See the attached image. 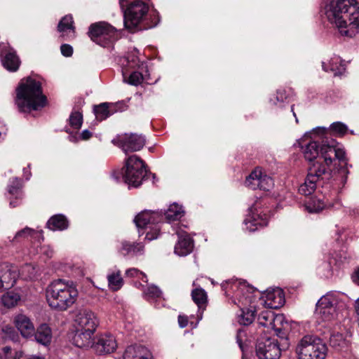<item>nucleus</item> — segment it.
Returning a JSON list of instances; mask_svg holds the SVG:
<instances>
[{"label": "nucleus", "mask_w": 359, "mask_h": 359, "mask_svg": "<svg viewBox=\"0 0 359 359\" xmlns=\"http://www.w3.org/2000/svg\"><path fill=\"white\" fill-rule=\"evenodd\" d=\"M304 206L309 213H319L325 208V203L323 200L311 197L304 203Z\"/></svg>", "instance_id": "nucleus-35"}, {"label": "nucleus", "mask_w": 359, "mask_h": 359, "mask_svg": "<svg viewBox=\"0 0 359 359\" xmlns=\"http://www.w3.org/2000/svg\"><path fill=\"white\" fill-rule=\"evenodd\" d=\"M60 50H61V53L65 56V57H70L73 54V48L72 47L69 45V44H62L61 46H60Z\"/></svg>", "instance_id": "nucleus-46"}, {"label": "nucleus", "mask_w": 359, "mask_h": 359, "mask_svg": "<svg viewBox=\"0 0 359 359\" xmlns=\"http://www.w3.org/2000/svg\"><path fill=\"white\" fill-rule=\"evenodd\" d=\"M292 115H293L294 117H295L296 122L298 123L299 122L298 118L296 117V114H295V113L294 111L292 113Z\"/></svg>", "instance_id": "nucleus-62"}, {"label": "nucleus", "mask_w": 359, "mask_h": 359, "mask_svg": "<svg viewBox=\"0 0 359 359\" xmlns=\"http://www.w3.org/2000/svg\"><path fill=\"white\" fill-rule=\"evenodd\" d=\"M122 75L123 81L132 86H137L141 84L144 81L142 74L138 71L123 69Z\"/></svg>", "instance_id": "nucleus-30"}, {"label": "nucleus", "mask_w": 359, "mask_h": 359, "mask_svg": "<svg viewBox=\"0 0 359 359\" xmlns=\"http://www.w3.org/2000/svg\"><path fill=\"white\" fill-rule=\"evenodd\" d=\"M7 128L6 126L0 122V141L4 138L6 135Z\"/></svg>", "instance_id": "nucleus-51"}, {"label": "nucleus", "mask_w": 359, "mask_h": 359, "mask_svg": "<svg viewBox=\"0 0 359 359\" xmlns=\"http://www.w3.org/2000/svg\"><path fill=\"white\" fill-rule=\"evenodd\" d=\"M322 67L325 72H332L334 76H340L346 72L344 61L339 57H334L327 62H323Z\"/></svg>", "instance_id": "nucleus-24"}, {"label": "nucleus", "mask_w": 359, "mask_h": 359, "mask_svg": "<svg viewBox=\"0 0 359 359\" xmlns=\"http://www.w3.org/2000/svg\"><path fill=\"white\" fill-rule=\"evenodd\" d=\"M355 278L353 277V281L354 282H358V283L359 284V268L358 269V270L355 272Z\"/></svg>", "instance_id": "nucleus-60"}, {"label": "nucleus", "mask_w": 359, "mask_h": 359, "mask_svg": "<svg viewBox=\"0 0 359 359\" xmlns=\"http://www.w3.org/2000/svg\"><path fill=\"white\" fill-rule=\"evenodd\" d=\"M22 197H19V196H15V200H11L10 201V205L13 208H15L16 206H18L19 205V200L21 199Z\"/></svg>", "instance_id": "nucleus-54"}, {"label": "nucleus", "mask_w": 359, "mask_h": 359, "mask_svg": "<svg viewBox=\"0 0 359 359\" xmlns=\"http://www.w3.org/2000/svg\"><path fill=\"white\" fill-rule=\"evenodd\" d=\"M334 299L332 296L326 294L323 296L316 304V310L326 309L329 307H334Z\"/></svg>", "instance_id": "nucleus-41"}, {"label": "nucleus", "mask_w": 359, "mask_h": 359, "mask_svg": "<svg viewBox=\"0 0 359 359\" xmlns=\"http://www.w3.org/2000/svg\"><path fill=\"white\" fill-rule=\"evenodd\" d=\"M178 241L175 246V253L179 256H187L194 248V240L187 232L179 233Z\"/></svg>", "instance_id": "nucleus-19"}, {"label": "nucleus", "mask_w": 359, "mask_h": 359, "mask_svg": "<svg viewBox=\"0 0 359 359\" xmlns=\"http://www.w3.org/2000/svg\"><path fill=\"white\" fill-rule=\"evenodd\" d=\"M27 359H45L43 356L32 355H29Z\"/></svg>", "instance_id": "nucleus-59"}, {"label": "nucleus", "mask_w": 359, "mask_h": 359, "mask_svg": "<svg viewBox=\"0 0 359 359\" xmlns=\"http://www.w3.org/2000/svg\"><path fill=\"white\" fill-rule=\"evenodd\" d=\"M184 213L182 207L174 203L164 212V216L167 221L171 222L180 219L184 215Z\"/></svg>", "instance_id": "nucleus-34"}, {"label": "nucleus", "mask_w": 359, "mask_h": 359, "mask_svg": "<svg viewBox=\"0 0 359 359\" xmlns=\"http://www.w3.org/2000/svg\"><path fill=\"white\" fill-rule=\"evenodd\" d=\"M76 333L74 337L78 347L89 346L92 341V335L95 332L98 320L95 313L88 309H81L75 317Z\"/></svg>", "instance_id": "nucleus-6"}, {"label": "nucleus", "mask_w": 359, "mask_h": 359, "mask_svg": "<svg viewBox=\"0 0 359 359\" xmlns=\"http://www.w3.org/2000/svg\"><path fill=\"white\" fill-rule=\"evenodd\" d=\"M241 311V314L238 316V321L241 325L247 326L255 320L256 309L254 307L243 308Z\"/></svg>", "instance_id": "nucleus-33"}, {"label": "nucleus", "mask_w": 359, "mask_h": 359, "mask_svg": "<svg viewBox=\"0 0 359 359\" xmlns=\"http://www.w3.org/2000/svg\"><path fill=\"white\" fill-rule=\"evenodd\" d=\"M41 233L33 229L26 226L23 229L18 231L14 237V240L20 241V239L26 238L30 236H40Z\"/></svg>", "instance_id": "nucleus-40"}, {"label": "nucleus", "mask_w": 359, "mask_h": 359, "mask_svg": "<svg viewBox=\"0 0 359 359\" xmlns=\"http://www.w3.org/2000/svg\"><path fill=\"white\" fill-rule=\"evenodd\" d=\"M313 130L309 133H306L304 135L305 137H309L311 140L303 144L304 140L302 142L299 140H297V144L299 147L303 150L302 152L304 154V156L306 161L310 162V165L320 161L323 164H325L324 158H321L322 156V149L323 147H332L333 149L336 151H341L344 153V156H346V152L344 149L337 148V142L332 137H322L321 135H318L317 134H312Z\"/></svg>", "instance_id": "nucleus-5"}, {"label": "nucleus", "mask_w": 359, "mask_h": 359, "mask_svg": "<svg viewBox=\"0 0 359 359\" xmlns=\"http://www.w3.org/2000/svg\"><path fill=\"white\" fill-rule=\"evenodd\" d=\"M46 97L42 91H18L15 97V104L21 112L36 111L46 104Z\"/></svg>", "instance_id": "nucleus-10"}, {"label": "nucleus", "mask_w": 359, "mask_h": 359, "mask_svg": "<svg viewBox=\"0 0 359 359\" xmlns=\"http://www.w3.org/2000/svg\"><path fill=\"white\" fill-rule=\"evenodd\" d=\"M144 294L149 298L156 299L161 295V291L158 287L150 285L144 290Z\"/></svg>", "instance_id": "nucleus-45"}, {"label": "nucleus", "mask_w": 359, "mask_h": 359, "mask_svg": "<svg viewBox=\"0 0 359 359\" xmlns=\"http://www.w3.org/2000/svg\"><path fill=\"white\" fill-rule=\"evenodd\" d=\"M327 346L322 339L306 334L297 343L295 353L297 359H325Z\"/></svg>", "instance_id": "nucleus-7"}, {"label": "nucleus", "mask_w": 359, "mask_h": 359, "mask_svg": "<svg viewBox=\"0 0 359 359\" xmlns=\"http://www.w3.org/2000/svg\"><path fill=\"white\" fill-rule=\"evenodd\" d=\"M191 297L193 301L198 306L199 310H204L208 303V296L206 292L199 287L196 288L191 292Z\"/></svg>", "instance_id": "nucleus-32"}, {"label": "nucleus", "mask_w": 359, "mask_h": 359, "mask_svg": "<svg viewBox=\"0 0 359 359\" xmlns=\"http://www.w3.org/2000/svg\"><path fill=\"white\" fill-rule=\"evenodd\" d=\"M1 300L2 304L5 306L11 308L17 304L18 302L20 300V295L17 293L9 292L2 296Z\"/></svg>", "instance_id": "nucleus-37"}, {"label": "nucleus", "mask_w": 359, "mask_h": 359, "mask_svg": "<svg viewBox=\"0 0 359 359\" xmlns=\"http://www.w3.org/2000/svg\"><path fill=\"white\" fill-rule=\"evenodd\" d=\"M8 192L10 194L15 196L22 197V191L20 187V181L17 179L13 182V184L8 187Z\"/></svg>", "instance_id": "nucleus-44"}, {"label": "nucleus", "mask_w": 359, "mask_h": 359, "mask_svg": "<svg viewBox=\"0 0 359 359\" xmlns=\"http://www.w3.org/2000/svg\"><path fill=\"white\" fill-rule=\"evenodd\" d=\"M163 215L160 212L144 210L139 213L134 219L139 233L145 229L142 233H146V239L152 241L157 238L160 233V228L157 224L162 221Z\"/></svg>", "instance_id": "nucleus-8"}, {"label": "nucleus", "mask_w": 359, "mask_h": 359, "mask_svg": "<svg viewBox=\"0 0 359 359\" xmlns=\"http://www.w3.org/2000/svg\"><path fill=\"white\" fill-rule=\"evenodd\" d=\"M41 233V235L40 236H30V238H34V239H36L38 242H41V241L43 240V237L42 236V233L43 231H39Z\"/></svg>", "instance_id": "nucleus-58"}, {"label": "nucleus", "mask_w": 359, "mask_h": 359, "mask_svg": "<svg viewBox=\"0 0 359 359\" xmlns=\"http://www.w3.org/2000/svg\"><path fill=\"white\" fill-rule=\"evenodd\" d=\"M284 292L280 288L267 290L265 294L264 305L269 309H278L285 304Z\"/></svg>", "instance_id": "nucleus-18"}, {"label": "nucleus", "mask_w": 359, "mask_h": 359, "mask_svg": "<svg viewBox=\"0 0 359 359\" xmlns=\"http://www.w3.org/2000/svg\"><path fill=\"white\" fill-rule=\"evenodd\" d=\"M330 345L337 350H340L341 348L347 346V341L342 334L337 332L331 334Z\"/></svg>", "instance_id": "nucleus-36"}, {"label": "nucleus", "mask_w": 359, "mask_h": 359, "mask_svg": "<svg viewBox=\"0 0 359 359\" xmlns=\"http://www.w3.org/2000/svg\"><path fill=\"white\" fill-rule=\"evenodd\" d=\"M44 87L43 79L32 75L22 79L15 90H41Z\"/></svg>", "instance_id": "nucleus-25"}, {"label": "nucleus", "mask_w": 359, "mask_h": 359, "mask_svg": "<svg viewBox=\"0 0 359 359\" xmlns=\"http://www.w3.org/2000/svg\"><path fill=\"white\" fill-rule=\"evenodd\" d=\"M34 338L39 344L48 345L52 339L50 328L46 324L41 325L34 333Z\"/></svg>", "instance_id": "nucleus-29"}, {"label": "nucleus", "mask_w": 359, "mask_h": 359, "mask_svg": "<svg viewBox=\"0 0 359 359\" xmlns=\"http://www.w3.org/2000/svg\"><path fill=\"white\" fill-rule=\"evenodd\" d=\"M328 21L342 36H355L359 32V2L356 0H332L325 6Z\"/></svg>", "instance_id": "nucleus-2"}, {"label": "nucleus", "mask_w": 359, "mask_h": 359, "mask_svg": "<svg viewBox=\"0 0 359 359\" xmlns=\"http://www.w3.org/2000/svg\"><path fill=\"white\" fill-rule=\"evenodd\" d=\"M322 316L325 320H331L334 318L336 314L335 307H329L326 309H322L316 310Z\"/></svg>", "instance_id": "nucleus-43"}, {"label": "nucleus", "mask_w": 359, "mask_h": 359, "mask_svg": "<svg viewBox=\"0 0 359 359\" xmlns=\"http://www.w3.org/2000/svg\"><path fill=\"white\" fill-rule=\"evenodd\" d=\"M283 316L282 315H276L275 313L270 310L262 311L257 318L258 324L264 327L269 330H278V323H282Z\"/></svg>", "instance_id": "nucleus-16"}, {"label": "nucleus", "mask_w": 359, "mask_h": 359, "mask_svg": "<svg viewBox=\"0 0 359 359\" xmlns=\"http://www.w3.org/2000/svg\"><path fill=\"white\" fill-rule=\"evenodd\" d=\"M11 351L9 346H5L0 351V359H8V354Z\"/></svg>", "instance_id": "nucleus-50"}, {"label": "nucleus", "mask_w": 359, "mask_h": 359, "mask_svg": "<svg viewBox=\"0 0 359 359\" xmlns=\"http://www.w3.org/2000/svg\"><path fill=\"white\" fill-rule=\"evenodd\" d=\"M123 9L124 26L130 32L138 30V25L149 11L148 5L140 0H135Z\"/></svg>", "instance_id": "nucleus-11"}, {"label": "nucleus", "mask_w": 359, "mask_h": 359, "mask_svg": "<svg viewBox=\"0 0 359 359\" xmlns=\"http://www.w3.org/2000/svg\"><path fill=\"white\" fill-rule=\"evenodd\" d=\"M271 102H273V104H276V101L275 100H273L272 99L271 100Z\"/></svg>", "instance_id": "nucleus-63"}, {"label": "nucleus", "mask_w": 359, "mask_h": 359, "mask_svg": "<svg viewBox=\"0 0 359 359\" xmlns=\"http://www.w3.org/2000/svg\"><path fill=\"white\" fill-rule=\"evenodd\" d=\"M285 92V91H276V99L277 101H279L280 100V101L283 102L284 99H286Z\"/></svg>", "instance_id": "nucleus-52"}, {"label": "nucleus", "mask_w": 359, "mask_h": 359, "mask_svg": "<svg viewBox=\"0 0 359 359\" xmlns=\"http://www.w3.org/2000/svg\"><path fill=\"white\" fill-rule=\"evenodd\" d=\"M348 131L347 126L341 123V122H335L330 125V128H327L325 127H317L313 130L312 134H317L318 135H321L322 137H325L326 136L328 137V135L331 133H334L340 136H344L346 134Z\"/></svg>", "instance_id": "nucleus-23"}, {"label": "nucleus", "mask_w": 359, "mask_h": 359, "mask_svg": "<svg viewBox=\"0 0 359 359\" xmlns=\"http://www.w3.org/2000/svg\"><path fill=\"white\" fill-rule=\"evenodd\" d=\"M109 287L113 290H118L123 285V279L120 272L110 274L107 276Z\"/></svg>", "instance_id": "nucleus-38"}, {"label": "nucleus", "mask_w": 359, "mask_h": 359, "mask_svg": "<svg viewBox=\"0 0 359 359\" xmlns=\"http://www.w3.org/2000/svg\"><path fill=\"white\" fill-rule=\"evenodd\" d=\"M88 34L93 41L103 47L116 39V29L105 22L92 24Z\"/></svg>", "instance_id": "nucleus-12"}, {"label": "nucleus", "mask_w": 359, "mask_h": 359, "mask_svg": "<svg viewBox=\"0 0 359 359\" xmlns=\"http://www.w3.org/2000/svg\"><path fill=\"white\" fill-rule=\"evenodd\" d=\"M118 146L125 153L140 151L145 145V137L141 134L130 133L118 137Z\"/></svg>", "instance_id": "nucleus-15"}, {"label": "nucleus", "mask_w": 359, "mask_h": 359, "mask_svg": "<svg viewBox=\"0 0 359 359\" xmlns=\"http://www.w3.org/2000/svg\"><path fill=\"white\" fill-rule=\"evenodd\" d=\"M23 355V353L22 351H17L15 353L12 359H21Z\"/></svg>", "instance_id": "nucleus-57"}, {"label": "nucleus", "mask_w": 359, "mask_h": 359, "mask_svg": "<svg viewBox=\"0 0 359 359\" xmlns=\"http://www.w3.org/2000/svg\"><path fill=\"white\" fill-rule=\"evenodd\" d=\"M276 335L280 339L264 334L261 335L255 344V353L259 359H279L283 352L290 346V333L285 328L276 330Z\"/></svg>", "instance_id": "nucleus-4"}, {"label": "nucleus", "mask_w": 359, "mask_h": 359, "mask_svg": "<svg viewBox=\"0 0 359 359\" xmlns=\"http://www.w3.org/2000/svg\"><path fill=\"white\" fill-rule=\"evenodd\" d=\"M69 124L74 129H79L83 122V116L79 111L72 112L69 116Z\"/></svg>", "instance_id": "nucleus-42"}, {"label": "nucleus", "mask_w": 359, "mask_h": 359, "mask_svg": "<svg viewBox=\"0 0 359 359\" xmlns=\"http://www.w3.org/2000/svg\"><path fill=\"white\" fill-rule=\"evenodd\" d=\"M109 104L107 102H104L95 107L94 111L97 118L104 120L111 115L109 110Z\"/></svg>", "instance_id": "nucleus-39"}, {"label": "nucleus", "mask_w": 359, "mask_h": 359, "mask_svg": "<svg viewBox=\"0 0 359 359\" xmlns=\"http://www.w3.org/2000/svg\"><path fill=\"white\" fill-rule=\"evenodd\" d=\"M355 309L356 313L359 315V298L355 302Z\"/></svg>", "instance_id": "nucleus-61"}, {"label": "nucleus", "mask_w": 359, "mask_h": 359, "mask_svg": "<svg viewBox=\"0 0 359 359\" xmlns=\"http://www.w3.org/2000/svg\"><path fill=\"white\" fill-rule=\"evenodd\" d=\"M147 173L145 163L137 156L132 155L126 160L123 177L128 185L138 187L147 179Z\"/></svg>", "instance_id": "nucleus-9"}, {"label": "nucleus", "mask_w": 359, "mask_h": 359, "mask_svg": "<svg viewBox=\"0 0 359 359\" xmlns=\"http://www.w3.org/2000/svg\"><path fill=\"white\" fill-rule=\"evenodd\" d=\"M81 136L82 140H88L92 136V133L88 130H84L81 133Z\"/></svg>", "instance_id": "nucleus-53"}, {"label": "nucleus", "mask_w": 359, "mask_h": 359, "mask_svg": "<svg viewBox=\"0 0 359 359\" xmlns=\"http://www.w3.org/2000/svg\"><path fill=\"white\" fill-rule=\"evenodd\" d=\"M246 187L255 190L259 189L264 191H269L273 186V181L271 177L263 175L262 171L256 168L245 180Z\"/></svg>", "instance_id": "nucleus-14"}, {"label": "nucleus", "mask_w": 359, "mask_h": 359, "mask_svg": "<svg viewBox=\"0 0 359 359\" xmlns=\"http://www.w3.org/2000/svg\"><path fill=\"white\" fill-rule=\"evenodd\" d=\"M121 64L122 69H130V71L135 70L136 68H140L141 66L144 65L142 62L141 63L135 51L128 53V55L121 60Z\"/></svg>", "instance_id": "nucleus-31"}, {"label": "nucleus", "mask_w": 359, "mask_h": 359, "mask_svg": "<svg viewBox=\"0 0 359 359\" xmlns=\"http://www.w3.org/2000/svg\"><path fill=\"white\" fill-rule=\"evenodd\" d=\"M129 1L130 0H119V4L122 10H123L124 8L129 4Z\"/></svg>", "instance_id": "nucleus-56"}, {"label": "nucleus", "mask_w": 359, "mask_h": 359, "mask_svg": "<svg viewBox=\"0 0 359 359\" xmlns=\"http://www.w3.org/2000/svg\"><path fill=\"white\" fill-rule=\"evenodd\" d=\"M15 324L21 334L25 337L32 336L34 331L33 323L24 314H19L15 318Z\"/></svg>", "instance_id": "nucleus-26"}, {"label": "nucleus", "mask_w": 359, "mask_h": 359, "mask_svg": "<svg viewBox=\"0 0 359 359\" xmlns=\"http://www.w3.org/2000/svg\"><path fill=\"white\" fill-rule=\"evenodd\" d=\"M123 359H152V356L145 346L135 344L127 347Z\"/></svg>", "instance_id": "nucleus-22"}, {"label": "nucleus", "mask_w": 359, "mask_h": 359, "mask_svg": "<svg viewBox=\"0 0 359 359\" xmlns=\"http://www.w3.org/2000/svg\"><path fill=\"white\" fill-rule=\"evenodd\" d=\"M178 323L180 327L184 328L188 325V318L185 316H178Z\"/></svg>", "instance_id": "nucleus-49"}, {"label": "nucleus", "mask_w": 359, "mask_h": 359, "mask_svg": "<svg viewBox=\"0 0 359 359\" xmlns=\"http://www.w3.org/2000/svg\"><path fill=\"white\" fill-rule=\"evenodd\" d=\"M245 336V332L242 330L239 329L237 331L236 334V341L240 347V348L243 351V338Z\"/></svg>", "instance_id": "nucleus-47"}, {"label": "nucleus", "mask_w": 359, "mask_h": 359, "mask_svg": "<svg viewBox=\"0 0 359 359\" xmlns=\"http://www.w3.org/2000/svg\"><path fill=\"white\" fill-rule=\"evenodd\" d=\"M46 292L48 305L60 311L70 308L79 297L76 285L70 280H55L47 287Z\"/></svg>", "instance_id": "nucleus-3"}, {"label": "nucleus", "mask_w": 359, "mask_h": 359, "mask_svg": "<svg viewBox=\"0 0 359 359\" xmlns=\"http://www.w3.org/2000/svg\"><path fill=\"white\" fill-rule=\"evenodd\" d=\"M22 273H24L25 271L30 273V275L28 276V278H32L34 276V269L30 264H25L21 269Z\"/></svg>", "instance_id": "nucleus-48"}, {"label": "nucleus", "mask_w": 359, "mask_h": 359, "mask_svg": "<svg viewBox=\"0 0 359 359\" xmlns=\"http://www.w3.org/2000/svg\"><path fill=\"white\" fill-rule=\"evenodd\" d=\"M99 354H106L114 352L116 347V341L111 334H104L99 337L97 341L91 346Z\"/></svg>", "instance_id": "nucleus-17"}, {"label": "nucleus", "mask_w": 359, "mask_h": 359, "mask_svg": "<svg viewBox=\"0 0 359 359\" xmlns=\"http://www.w3.org/2000/svg\"><path fill=\"white\" fill-rule=\"evenodd\" d=\"M46 226L52 231H62L68 228L69 222L65 215L59 214L51 217L47 222Z\"/></svg>", "instance_id": "nucleus-28"}, {"label": "nucleus", "mask_w": 359, "mask_h": 359, "mask_svg": "<svg viewBox=\"0 0 359 359\" xmlns=\"http://www.w3.org/2000/svg\"><path fill=\"white\" fill-rule=\"evenodd\" d=\"M322 162H315L309 167V172L305 182L300 185L298 192L304 196L311 195L316 189L317 183H330L332 181L339 182L344 185L348 175V158L341 151H336L332 147L322 149Z\"/></svg>", "instance_id": "nucleus-1"}, {"label": "nucleus", "mask_w": 359, "mask_h": 359, "mask_svg": "<svg viewBox=\"0 0 359 359\" xmlns=\"http://www.w3.org/2000/svg\"><path fill=\"white\" fill-rule=\"evenodd\" d=\"M17 270L8 264H0V278L5 287L8 289L14 285L16 281Z\"/></svg>", "instance_id": "nucleus-21"}, {"label": "nucleus", "mask_w": 359, "mask_h": 359, "mask_svg": "<svg viewBox=\"0 0 359 359\" xmlns=\"http://www.w3.org/2000/svg\"><path fill=\"white\" fill-rule=\"evenodd\" d=\"M144 245L141 243H130L128 241H123L118 249V252L123 256L136 255L142 254Z\"/></svg>", "instance_id": "nucleus-27"}, {"label": "nucleus", "mask_w": 359, "mask_h": 359, "mask_svg": "<svg viewBox=\"0 0 359 359\" xmlns=\"http://www.w3.org/2000/svg\"><path fill=\"white\" fill-rule=\"evenodd\" d=\"M57 31L60 33V37L62 40H68L74 37L75 27L73 18L70 15L64 16L57 25Z\"/></svg>", "instance_id": "nucleus-20"}, {"label": "nucleus", "mask_w": 359, "mask_h": 359, "mask_svg": "<svg viewBox=\"0 0 359 359\" xmlns=\"http://www.w3.org/2000/svg\"><path fill=\"white\" fill-rule=\"evenodd\" d=\"M138 273V270L136 269H129L126 271V274L127 275H130V276H136Z\"/></svg>", "instance_id": "nucleus-55"}, {"label": "nucleus", "mask_w": 359, "mask_h": 359, "mask_svg": "<svg viewBox=\"0 0 359 359\" xmlns=\"http://www.w3.org/2000/svg\"><path fill=\"white\" fill-rule=\"evenodd\" d=\"M0 59L2 66L8 72H17L21 65V60L15 49L8 43H0Z\"/></svg>", "instance_id": "nucleus-13"}]
</instances>
